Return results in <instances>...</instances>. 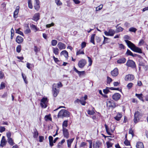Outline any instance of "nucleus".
Listing matches in <instances>:
<instances>
[{
    "label": "nucleus",
    "instance_id": "nucleus-57",
    "mask_svg": "<svg viewBox=\"0 0 148 148\" xmlns=\"http://www.w3.org/2000/svg\"><path fill=\"white\" fill-rule=\"evenodd\" d=\"M11 133L10 132H7L6 133V136L8 138V139L11 138Z\"/></svg>",
    "mask_w": 148,
    "mask_h": 148
},
{
    "label": "nucleus",
    "instance_id": "nucleus-59",
    "mask_svg": "<svg viewBox=\"0 0 148 148\" xmlns=\"http://www.w3.org/2000/svg\"><path fill=\"white\" fill-rule=\"evenodd\" d=\"M95 40L97 42H99L101 41V39L100 38L97 36H96Z\"/></svg>",
    "mask_w": 148,
    "mask_h": 148
},
{
    "label": "nucleus",
    "instance_id": "nucleus-36",
    "mask_svg": "<svg viewBox=\"0 0 148 148\" xmlns=\"http://www.w3.org/2000/svg\"><path fill=\"white\" fill-rule=\"evenodd\" d=\"M51 45L53 46H56L57 43V41L56 40H53L51 42Z\"/></svg>",
    "mask_w": 148,
    "mask_h": 148
},
{
    "label": "nucleus",
    "instance_id": "nucleus-63",
    "mask_svg": "<svg viewBox=\"0 0 148 148\" xmlns=\"http://www.w3.org/2000/svg\"><path fill=\"white\" fill-rule=\"evenodd\" d=\"M39 142H42L43 141V140H44V137L42 136H39Z\"/></svg>",
    "mask_w": 148,
    "mask_h": 148
},
{
    "label": "nucleus",
    "instance_id": "nucleus-64",
    "mask_svg": "<svg viewBox=\"0 0 148 148\" xmlns=\"http://www.w3.org/2000/svg\"><path fill=\"white\" fill-rule=\"evenodd\" d=\"M86 145V143L85 142H82L81 143V144L80 145L79 147H84Z\"/></svg>",
    "mask_w": 148,
    "mask_h": 148
},
{
    "label": "nucleus",
    "instance_id": "nucleus-28",
    "mask_svg": "<svg viewBox=\"0 0 148 148\" xmlns=\"http://www.w3.org/2000/svg\"><path fill=\"white\" fill-rule=\"evenodd\" d=\"M7 140L8 143L10 145L12 146L14 145V143L12 138L8 139Z\"/></svg>",
    "mask_w": 148,
    "mask_h": 148
},
{
    "label": "nucleus",
    "instance_id": "nucleus-8",
    "mask_svg": "<svg viewBox=\"0 0 148 148\" xmlns=\"http://www.w3.org/2000/svg\"><path fill=\"white\" fill-rule=\"evenodd\" d=\"M134 78V76L132 74H128L126 75L125 78V80L126 81L129 80L131 81Z\"/></svg>",
    "mask_w": 148,
    "mask_h": 148
},
{
    "label": "nucleus",
    "instance_id": "nucleus-27",
    "mask_svg": "<svg viewBox=\"0 0 148 148\" xmlns=\"http://www.w3.org/2000/svg\"><path fill=\"white\" fill-rule=\"evenodd\" d=\"M61 55H64V57L66 58H68V52L66 50H64L62 51L61 53Z\"/></svg>",
    "mask_w": 148,
    "mask_h": 148
},
{
    "label": "nucleus",
    "instance_id": "nucleus-47",
    "mask_svg": "<svg viewBox=\"0 0 148 148\" xmlns=\"http://www.w3.org/2000/svg\"><path fill=\"white\" fill-rule=\"evenodd\" d=\"M88 114L90 115H93L94 113L95 112L93 110H88L87 111Z\"/></svg>",
    "mask_w": 148,
    "mask_h": 148
},
{
    "label": "nucleus",
    "instance_id": "nucleus-52",
    "mask_svg": "<svg viewBox=\"0 0 148 148\" xmlns=\"http://www.w3.org/2000/svg\"><path fill=\"white\" fill-rule=\"evenodd\" d=\"M84 53L83 51H81L79 50L78 51H77L76 53V55H79L81 54H84Z\"/></svg>",
    "mask_w": 148,
    "mask_h": 148
},
{
    "label": "nucleus",
    "instance_id": "nucleus-38",
    "mask_svg": "<svg viewBox=\"0 0 148 148\" xmlns=\"http://www.w3.org/2000/svg\"><path fill=\"white\" fill-rule=\"evenodd\" d=\"M87 58L88 59V62H89L88 66H90L91 65L92 61L90 57L87 56Z\"/></svg>",
    "mask_w": 148,
    "mask_h": 148
},
{
    "label": "nucleus",
    "instance_id": "nucleus-60",
    "mask_svg": "<svg viewBox=\"0 0 148 148\" xmlns=\"http://www.w3.org/2000/svg\"><path fill=\"white\" fill-rule=\"evenodd\" d=\"M49 101L48 100L47 97H43L41 99L40 102H46L48 101Z\"/></svg>",
    "mask_w": 148,
    "mask_h": 148
},
{
    "label": "nucleus",
    "instance_id": "nucleus-53",
    "mask_svg": "<svg viewBox=\"0 0 148 148\" xmlns=\"http://www.w3.org/2000/svg\"><path fill=\"white\" fill-rule=\"evenodd\" d=\"M103 7L102 5H100L99 6L97 7L96 8V11H98L101 10Z\"/></svg>",
    "mask_w": 148,
    "mask_h": 148
},
{
    "label": "nucleus",
    "instance_id": "nucleus-29",
    "mask_svg": "<svg viewBox=\"0 0 148 148\" xmlns=\"http://www.w3.org/2000/svg\"><path fill=\"white\" fill-rule=\"evenodd\" d=\"M95 35V34H93L92 35L90 38V42L94 45L95 44L94 39Z\"/></svg>",
    "mask_w": 148,
    "mask_h": 148
},
{
    "label": "nucleus",
    "instance_id": "nucleus-43",
    "mask_svg": "<svg viewBox=\"0 0 148 148\" xmlns=\"http://www.w3.org/2000/svg\"><path fill=\"white\" fill-rule=\"evenodd\" d=\"M106 145L108 148L111 147H112L113 144L111 143L108 141L106 142Z\"/></svg>",
    "mask_w": 148,
    "mask_h": 148
},
{
    "label": "nucleus",
    "instance_id": "nucleus-9",
    "mask_svg": "<svg viewBox=\"0 0 148 148\" xmlns=\"http://www.w3.org/2000/svg\"><path fill=\"white\" fill-rule=\"evenodd\" d=\"M111 75L114 77H116L119 74V71L117 68H115L111 72Z\"/></svg>",
    "mask_w": 148,
    "mask_h": 148
},
{
    "label": "nucleus",
    "instance_id": "nucleus-44",
    "mask_svg": "<svg viewBox=\"0 0 148 148\" xmlns=\"http://www.w3.org/2000/svg\"><path fill=\"white\" fill-rule=\"evenodd\" d=\"M112 81V79L108 76L107 77V83L110 84V83Z\"/></svg>",
    "mask_w": 148,
    "mask_h": 148
},
{
    "label": "nucleus",
    "instance_id": "nucleus-55",
    "mask_svg": "<svg viewBox=\"0 0 148 148\" xmlns=\"http://www.w3.org/2000/svg\"><path fill=\"white\" fill-rule=\"evenodd\" d=\"M5 128L4 127L0 126V132L2 133L5 131Z\"/></svg>",
    "mask_w": 148,
    "mask_h": 148
},
{
    "label": "nucleus",
    "instance_id": "nucleus-12",
    "mask_svg": "<svg viewBox=\"0 0 148 148\" xmlns=\"http://www.w3.org/2000/svg\"><path fill=\"white\" fill-rule=\"evenodd\" d=\"M34 7L35 10H38L40 8L39 1V0H35Z\"/></svg>",
    "mask_w": 148,
    "mask_h": 148
},
{
    "label": "nucleus",
    "instance_id": "nucleus-20",
    "mask_svg": "<svg viewBox=\"0 0 148 148\" xmlns=\"http://www.w3.org/2000/svg\"><path fill=\"white\" fill-rule=\"evenodd\" d=\"M122 114L118 112L117 113L116 115L114 117V119L117 121H119L122 117Z\"/></svg>",
    "mask_w": 148,
    "mask_h": 148
},
{
    "label": "nucleus",
    "instance_id": "nucleus-40",
    "mask_svg": "<svg viewBox=\"0 0 148 148\" xmlns=\"http://www.w3.org/2000/svg\"><path fill=\"white\" fill-rule=\"evenodd\" d=\"M31 27L32 29L35 30V32H36L38 30V29L33 24H32L31 25Z\"/></svg>",
    "mask_w": 148,
    "mask_h": 148
},
{
    "label": "nucleus",
    "instance_id": "nucleus-41",
    "mask_svg": "<svg viewBox=\"0 0 148 148\" xmlns=\"http://www.w3.org/2000/svg\"><path fill=\"white\" fill-rule=\"evenodd\" d=\"M45 121H47L48 120H50L51 121L52 119L50 117V115H47L45 116Z\"/></svg>",
    "mask_w": 148,
    "mask_h": 148
},
{
    "label": "nucleus",
    "instance_id": "nucleus-14",
    "mask_svg": "<svg viewBox=\"0 0 148 148\" xmlns=\"http://www.w3.org/2000/svg\"><path fill=\"white\" fill-rule=\"evenodd\" d=\"M19 7L17 6L16 7L15 10L14 12L13 16L14 18H16L18 17V13Z\"/></svg>",
    "mask_w": 148,
    "mask_h": 148
},
{
    "label": "nucleus",
    "instance_id": "nucleus-39",
    "mask_svg": "<svg viewBox=\"0 0 148 148\" xmlns=\"http://www.w3.org/2000/svg\"><path fill=\"white\" fill-rule=\"evenodd\" d=\"M5 87V83L4 82H1L0 84V90L4 88Z\"/></svg>",
    "mask_w": 148,
    "mask_h": 148
},
{
    "label": "nucleus",
    "instance_id": "nucleus-11",
    "mask_svg": "<svg viewBox=\"0 0 148 148\" xmlns=\"http://www.w3.org/2000/svg\"><path fill=\"white\" fill-rule=\"evenodd\" d=\"M107 106L109 108H113L116 107V104L115 102H107Z\"/></svg>",
    "mask_w": 148,
    "mask_h": 148
},
{
    "label": "nucleus",
    "instance_id": "nucleus-4",
    "mask_svg": "<svg viewBox=\"0 0 148 148\" xmlns=\"http://www.w3.org/2000/svg\"><path fill=\"white\" fill-rule=\"evenodd\" d=\"M56 87V85L54 84L53 86L52 93L54 97H56L57 96L59 91V90L57 89Z\"/></svg>",
    "mask_w": 148,
    "mask_h": 148
},
{
    "label": "nucleus",
    "instance_id": "nucleus-1",
    "mask_svg": "<svg viewBox=\"0 0 148 148\" xmlns=\"http://www.w3.org/2000/svg\"><path fill=\"white\" fill-rule=\"evenodd\" d=\"M125 42L126 43L128 46L133 51L135 52L141 53L142 51L141 49L135 45L131 41L127 40H125Z\"/></svg>",
    "mask_w": 148,
    "mask_h": 148
},
{
    "label": "nucleus",
    "instance_id": "nucleus-16",
    "mask_svg": "<svg viewBox=\"0 0 148 148\" xmlns=\"http://www.w3.org/2000/svg\"><path fill=\"white\" fill-rule=\"evenodd\" d=\"M120 97L121 95L118 93H115L112 96L113 99L116 101H117Z\"/></svg>",
    "mask_w": 148,
    "mask_h": 148
},
{
    "label": "nucleus",
    "instance_id": "nucleus-3",
    "mask_svg": "<svg viewBox=\"0 0 148 148\" xmlns=\"http://www.w3.org/2000/svg\"><path fill=\"white\" fill-rule=\"evenodd\" d=\"M141 116L142 115L140 112L138 111L135 112L134 114V122L135 123H137L139 121Z\"/></svg>",
    "mask_w": 148,
    "mask_h": 148
},
{
    "label": "nucleus",
    "instance_id": "nucleus-32",
    "mask_svg": "<svg viewBox=\"0 0 148 148\" xmlns=\"http://www.w3.org/2000/svg\"><path fill=\"white\" fill-rule=\"evenodd\" d=\"M53 52L56 55H58L59 54V49L57 48H55L54 47L53 48Z\"/></svg>",
    "mask_w": 148,
    "mask_h": 148
},
{
    "label": "nucleus",
    "instance_id": "nucleus-54",
    "mask_svg": "<svg viewBox=\"0 0 148 148\" xmlns=\"http://www.w3.org/2000/svg\"><path fill=\"white\" fill-rule=\"evenodd\" d=\"M124 144L126 146L130 145V142L127 139H126L124 142Z\"/></svg>",
    "mask_w": 148,
    "mask_h": 148
},
{
    "label": "nucleus",
    "instance_id": "nucleus-19",
    "mask_svg": "<svg viewBox=\"0 0 148 148\" xmlns=\"http://www.w3.org/2000/svg\"><path fill=\"white\" fill-rule=\"evenodd\" d=\"M135 96L141 101H144V96L142 93L140 94H136Z\"/></svg>",
    "mask_w": 148,
    "mask_h": 148
},
{
    "label": "nucleus",
    "instance_id": "nucleus-31",
    "mask_svg": "<svg viewBox=\"0 0 148 148\" xmlns=\"http://www.w3.org/2000/svg\"><path fill=\"white\" fill-rule=\"evenodd\" d=\"M38 135V133L36 129L34 130L33 137L35 138H37Z\"/></svg>",
    "mask_w": 148,
    "mask_h": 148
},
{
    "label": "nucleus",
    "instance_id": "nucleus-62",
    "mask_svg": "<svg viewBox=\"0 0 148 148\" xmlns=\"http://www.w3.org/2000/svg\"><path fill=\"white\" fill-rule=\"evenodd\" d=\"M30 32L31 30L29 28L26 29L24 32L26 34H28L30 33Z\"/></svg>",
    "mask_w": 148,
    "mask_h": 148
},
{
    "label": "nucleus",
    "instance_id": "nucleus-7",
    "mask_svg": "<svg viewBox=\"0 0 148 148\" xmlns=\"http://www.w3.org/2000/svg\"><path fill=\"white\" fill-rule=\"evenodd\" d=\"M115 33V31L111 29H109L108 32L105 31L104 32V34L106 36H112Z\"/></svg>",
    "mask_w": 148,
    "mask_h": 148
},
{
    "label": "nucleus",
    "instance_id": "nucleus-15",
    "mask_svg": "<svg viewBox=\"0 0 148 148\" xmlns=\"http://www.w3.org/2000/svg\"><path fill=\"white\" fill-rule=\"evenodd\" d=\"M74 71L76 72L78 74L79 77L84 75L85 73V71H78L75 67L74 68Z\"/></svg>",
    "mask_w": 148,
    "mask_h": 148
},
{
    "label": "nucleus",
    "instance_id": "nucleus-18",
    "mask_svg": "<svg viewBox=\"0 0 148 148\" xmlns=\"http://www.w3.org/2000/svg\"><path fill=\"white\" fill-rule=\"evenodd\" d=\"M105 126L106 128V132L107 134H108L109 135H111L112 134L110 132L111 131L112 133H113V131L112 130H109L108 125H106V124L105 125Z\"/></svg>",
    "mask_w": 148,
    "mask_h": 148
},
{
    "label": "nucleus",
    "instance_id": "nucleus-45",
    "mask_svg": "<svg viewBox=\"0 0 148 148\" xmlns=\"http://www.w3.org/2000/svg\"><path fill=\"white\" fill-rule=\"evenodd\" d=\"M19 29H20V28L16 30V33L21 35V36H23L24 35H23V32H22L20 31Z\"/></svg>",
    "mask_w": 148,
    "mask_h": 148
},
{
    "label": "nucleus",
    "instance_id": "nucleus-37",
    "mask_svg": "<svg viewBox=\"0 0 148 148\" xmlns=\"http://www.w3.org/2000/svg\"><path fill=\"white\" fill-rule=\"evenodd\" d=\"M28 3L29 8L30 9H32L33 8V6L31 0H28Z\"/></svg>",
    "mask_w": 148,
    "mask_h": 148
},
{
    "label": "nucleus",
    "instance_id": "nucleus-61",
    "mask_svg": "<svg viewBox=\"0 0 148 148\" xmlns=\"http://www.w3.org/2000/svg\"><path fill=\"white\" fill-rule=\"evenodd\" d=\"M108 87H106V89L103 90V92L105 94L108 93V92L109 91V90L108 89Z\"/></svg>",
    "mask_w": 148,
    "mask_h": 148
},
{
    "label": "nucleus",
    "instance_id": "nucleus-49",
    "mask_svg": "<svg viewBox=\"0 0 148 148\" xmlns=\"http://www.w3.org/2000/svg\"><path fill=\"white\" fill-rule=\"evenodd\" d=\"M87 95H85L84 97H82L81 98V99L82 102H84L87 98Z\"/></svg>",
    "mask_w": 148,
    "mask_h": 148
},
{
    "label": "nucleus",
    "instance_id": "nucleus-24",
    "mask_svg": "<svg viewBox=\"0 0 148 148\" xmlns=\"http://www.w3.org/2000/svg\"><path fill=\"white\" fill-rule=\"evenodd\" d=\"M49 145L51 147H52L53 145V137L51 136H49Z\"/></svg>",
    "mask_w": 148,
    "mask_h": 148
},
{
    "label": "nucleus",
    "instance_id": "nucleus-48",
    "mask_svg": "<svg viewBox=\"0 0 148 148\" xmlns=\"http://www.w3.org/2000/svg\"><path fill=\"white\" fill-rule=\"evenodd\" d=\"M74 140V138H73L71 139H69L67 140V144H69L71 145V144L73 142V140Z\"/></svg>",
    "mask_w": 148,
    "mask_h": 148
},
{
    "label": "nucleus",
    "instance_id": "nucleus-46",
    "mask_svg": "<svg viewBox=\"0 0 148 148\" xmlns=\"http://www.w3.org/2000/svg\"><path fill=\"white\" fill-rule=\"evenodd\" d=\"M21 50V46L20 45H18L16 47V51L18 53H20Z\"/></svg>",
    "mask_w": 148,
    "mask_h": 148
},
{
    "label": "nucleus",
    "instance_id": "nucleus-17",
    "mask_svg": "<svg viewBox=\"0 0 148 148\" xmlns=\"http://www.w3.org/2000/svg\"><path fill=\"white\" fill-rule=\"evenodd\" d=\"M6 141L5 139V137L3 136L1 141L0 146L3 147L6 145Z\"/></svg>",
    "mask_w": 148,
    "mask_h": 148
},
{
    "label": "nucleus",
    "instance_id": "nucleus-5",
    "mask_svg": "<svg viewBox=\"0 0 148 148\" xmlns=\"http://www.w3.org/2000/svg\"><path fill=\"white\" fill-rule=\"evenodd\" d=\"M86 64V61L85 59H82L79 60L78 63V66L80 68H83Z\"/></svg>",
    "mask_w": 148,
    "mask_h": 148
},
{
    "label": "nucleus",
    "instance_id": "nucleus-58",
    "mask_svg": "<svg viewBox=\"0 0 148 148\" xmlns=\"http://www.w3.org/2000/svg\"><path fill=\"white\" fill-rule=\"evenodd\" d=\"M144 43V41L143 39H141L139 41L138 43L139 46H141Z\"/></svg>",
    "mask_w": 148,
    "mask_h": 148
},
{
    "label": "nucleus",
    "instance_id": "nucleus-10",
    "mask_svg": "<svg viewBox=\"0 0 148 148\" xmlns=\"http://www.w3.org/2000/svg\"><path fill=\"white\" fill-rule=\"evenodd\" d=\"M64 137L68 138L69 137V133L68 130L66 128L62 129Z\"/></svg>",
    "mask_w": 148,
    "mask_h": 148
},
{
    "label": "nucleus",
    "instance_id": "nucleus-34",
    "mask_svg": "<svg viewBox=\"0 0 148 148\" xmlns=\"http://www.w3.org/2000/svg\"><path fill=\"white\" fill-rule=\"evenodd\" d=\"M40 105L42 108H45L47 106V102H40Z\"/></svg>",
    "mask_w": 148,
    "mask_h": 148
},
{
    "label": "nucleus",
    "instance_id": "nucleus-51",
    "mask_svg": "<svg viewBox=\"0 0 148 148\" xmlns=\"http://www.w3.org/2000/svg\"><path fill=\"white\" fill-rule=\"evenodd\" d=\"M133 84L132 83H129L127 85V87L128 89H130L132 86Z\"/></svg>",
    "mask_w": 148,
    "mask_h": 148
},
{
    "label": "nucleus",
    "instance_id": "nucleus-21",
    "mask_svg": "<svg viewBox=\"0 0 148 148\" xmlns=\"http://www.w3.org/2000/svg\"><path fill=\"white\" fill-rule=\"evenodd\" d=\"M40 14L39 13L35 14L33 17V19L36 21H37L39 19Z\"/></svg>",
    "mask_w": 148,
    "mask_h": 148
},
{
    "label": "nucleus",
    "instance_id": "nucleus-25",
    "mask_svg": "<svg viewBox=\"0 0 148 148\" xmlns=\"http://www.w3.org/2000/svg\"><path fill=\"white\" fill-rule=\"evenodd\" d=\"M136 147V148H144V145L142 142H139L137 143Z\"/></svg>",
    "mask_w": 148,
    "mask_h": 148
},
{
    "label": "nucleus",
    "instance_id": "nucleus-35",
    "mask_svg": "<svg viewBox=\"0 0 148 148\" xmlns=\"http://www.w3.org/2000/svg\"><path fill=\"white\" fill-rule=\"evenodd\" d=\"M100 145L99 143L96 142L93 145V148H99Z\"/></svg>",
    "mask_w": 148,
    "mask_h": 148
},
{
    "label": "nucleus",
    "instance_id": "nucleus-6",
    "mask_svg": "<svg viewBox=\"0 0 148 148\" xmlns=\"http://www.w3.org/2000/svg\"><path fill=\"white\" fill-rule=\"evenodd\" d=\"M126 65L132 68H134L136 67V65L135 62L131 60H128L126 63Z\"/></svg>",
    "mask_w": 148,
    "mask_h": 148
},
{
    "label": "nucleus",
    "instance_id": "nucleus-23",
    "mask_svg": "<svg viewBox=\"0 0 148 148\" xmlns=\"http://www.w3.org/2000/svg\"><path fill=\"white\" fill-rule=\"evenodd\" d=\"M126 61V59L124 58H122L118 60L117 62L119 64H123L125 63Z\"/></svg>",
    "mask_w": 148,
    "mask_h": 148
},
{
    "label": "nucleus",
    "instance_id": "nucleus-13",
    "mask_svg": "<svg viewBox=\"0 0 148 148\" xmlns=\"http://www.w3.org/2000/svg\"><path fill=\"white\" fill-rule=\"evenodd\" d=\"M57 46L60 50L64 49L66 47V45L62 42H58Z\"/></svg>",
    "mask_w": 148,
    "mask_h": 148
},
{
    "label": "nucleus",
    "instance_id": "nucleus-42",
    "mask_svg": "<svg viewBox=\"0 0 148 148\" xmlns=\"http://www.w3.org/2000/svg\"><path fill=\"white\" fill-rule=\"evenodd\" d=\"M137 29L135 28L132 27L129 29V31L131 32H135Z\"/></svg>",
    "mask_w": 148,
    "mask_h": 148
},
{
    "label": "nucleus",
    "instance_id": "nucleus-50",
    "mask_svg": "<svg viewBox=\"0 0 148 148\" xmlns=\"http://www.w3.org/2000/svg\"><path fill=\"white\" fill-rule=\"evenodd\" d=\"M123 29L121 27H119L117 28L116 31L117 32H119L122 31Z\"/></svg>",
    "mask_w": 148,
    "mask_h": 148
},
{
    "label": "nucleus",
    "instance_id": "nucleus-22",
    "mask_svg": "<svg viewBox=\"0 0 148 148\" xmlns=\"http://www.w3.org/2000/svg\"><path fill=\"white\" fill-rule=\"evenodd\" d=\"M23 41V38L21 36H18L16 38V41L19 44L21 43Z\"/></svg>",
    "mask_w": 148,
    "mask_h": 148
},
{
    "label": "nucleus",
    "instance_id": "nucleus-56",
    "mask_svg": "<svg viewBox=\"0 0 148 148\" xmlns=\"http://www.w3.org/2000/svg\"><path fill=\"white\" fill-rule=\"evenodd\" d=\"M4 77V74L1 71H0V79H3Z\"/></svg>",
    "mask_w": 148,
    "mask_h": 148
},
{
    "label": "nucleus",
    "instance_id": "nucleus-30",
    "mask_svg": "<svg viewBox=\"0 0 148 148\" xmlns=\"http://www.w3.org/2000/svg\"><path fill=\"white\" fill-rule=\"evenodd\" d=\"M68 122V120H65L63 121L62 124V129L65 128V127H67Z\"/></svg>",
    "mask_w": 148,
    "mask_h": 148
},
{
    "label": "nucleus",
    "instance_id": "nucleus-33",
    "mask_svg": "<svg viewBox=\"0 0 148 148\" xmlns=\"http://www.w3.org/2000/svg\"><path fill=\"white\" fill-rule=\"evenodd\" d=\"M22 76L24 82L26 84H27L28 82L26 79V77L23 73H22Z\"/></svg>",
    "mask_w": 148,
    "mask_h": 148
},
{
    "label": "nucleus",
    "instance_id": "nucleus-26",
    "mask_svg": "<svg viewBox=\"0 0 148 148\" xmlns=\"http://www.w3.org/2000/svg\"><path fill=\"white\" fill-rule=\"evenodd\" d=\"M126 54L127 56H132L133 57H135L136 56V54H133V53L129 49H127L126 52Z\"/></svg>",
    "mask_w": 148,
    "mask_h": 148
},
{
    "label": "nucleus",
    "instance_id": "nucleus-2",
    "mask_svg": "<svg viewBox=\"0 0 148 148\" xmlns=\"http://www.w3.org/2000/svg\"><path fill=\"white\" fill-rule=\"evenodd\" d=\"M70 112L65 109L61 110L58 113V118L68 117L69 116Z\"/></svg>",
    "mask_w": 148,
    "mask_h": 148
}]
</instances>
